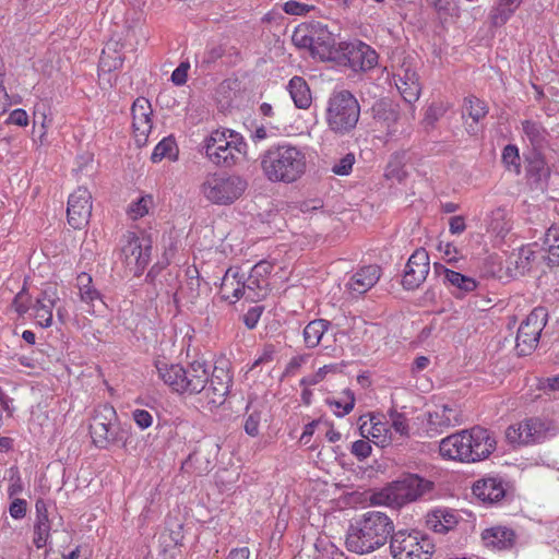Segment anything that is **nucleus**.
<instances>
[{"label": "nucleus", "mask_w": 559, "mask_h": 559, "mask_svg": "<svg viewBox=\"0 0 559 559\" xmlns=\"http://www.w3.org/2000/svg\"><path fill=\"white\" fill-rule=\"evenodd\" d=\"M260 168L271 182L293 183L306 173V153L290 143L275 144L260 155Z\"/></svg>", "instance_id": "obj_1"}, {"label": "nucleus", "mask_w": 559, "mask_h": 559, "mask_svg": "<svg viewBox=\"0 0 559 559\" xmlns=\"http://www.w3.org/2000/svg\"><path fill=\"white\" fill-rule=\"evenodd\" d=\"M393 530V523L386 514L378 511L366 512L349 525L346 548L358 555L372 552L392 537Z\"/></svg>", "instance_id": "obj_2"}, {"label": "nucleus", "mask_w": 559, "mask_h": 559, "mask_svg": "<svg viewBox=\"0 0 559 559\" xmlns=\"http://www.w3.org/2000/svg\"><path fill=\"white\" fill-rule=\"evenodd\" d=\"M496 439L489 430L473 427L443 438L439 445L440 455L460 462H478L487 459L496 449Z\"/></svg>", "instance_id": "obj_3"}, {"label": "nucleus", "mask_w": 559, "mask_h": 559, "mask_svg": "<svg viewBox=\"0 0 559 559\" xmlns=\"http://www.w3.org/2000/svg\"><path fill=\"white\" fill-rule=\"evenodd\" d=\"M359 117L360 105L349 91H334L330 95L325 108V122L331 132L341 136L352 133Z\"/></svg>", "instance_id": "obj_4"}, {"label": "nucleus", "mask_w": 559, "mask_h": 559, "mask_svg": "<svg viewBox=\"0 0 559 559\" xmlns=\"http://www.w3.org/2000/svg\"><path fill=\"white\" fill-rule=\"evenodd\" d=\"M90 433L93 443L99 449L119 444L126 447L130 435L129 430L120 424L115 407L108 403L99 404L94 408Z\"/></svg>", "instance_id": "obj_5"}, {"label": "nucleus", "mask_w": 559, "mask_h": 559, "mask_svg": "<svg viewBox=\"0 0 559 559\" xmlns=\"http://www.w3.org/2000/svg\"><path fill=\"white\" fill-rule=\"evenodd\" d=\"M247 179L238 174L214 171L205 176L200 186L203 198L215 205H231L238 201L248 189Z\"/></svg>", "instance_id": "obj_6"}, {"label": "nucleus", "mask_w": 559, "mask_h": 559, "mask_svg": "<svg viewBox=\"0 0 559 559\" xmlns=\"http://www.w3.org/2000/svg\"><path fill=\"white\" fill-rule=\"evenodd\" d=\"M206 157L218 167L236 166L247 153L243 138L229 129L215 130L204 141Z\"/></svg>", "instance_id": "obj_7"}, {"label": "nucleus", "mask_w": 559, "mask_h": 559, "mask_svg": "<svg viewBox=\"0 0 559 559\" xmlns=\"http://www.w3.org/2000/svg\"><path fill=\"white\" fill-rule=\"evenodd\" d=\"M433 483L416 474H407L392 481L379 492L374 500L391 507H402L431 491Z\"/></svg>", "instance_id": "obj_8"}, {"label": "nucleus", "mask_w": 559, "mask_h": 559, "mask_svg": "<svg viewBox=\"0 0 559 559\" xmlns=\"http://www.w3.org/2000/svg\"><path fill=\"white\" fill-rule=\"evenodd\" d=\"M433 548L432 542L418 532L399 531L393 533L390 543L394 559H430Z\"/></svg>", "instance_id": "obj_9"}, {"label": "nucleus", "mask_w": 559, "mask_h": 559, "mask_svg": "<svg viewBox=\"0 0 559 559\" xmlns=\"http://www.w3.org/2000/svg\"><path fill=\"white\" fill-rule=\"evenodd\" d=\"M557 431L558 428L552 420L532 417L510 426L506 431V438L513 444H531L542 442L555 436Z\"/></svg>", "instance_id": "obj_10"}, {"label": "nucleus", "mask_w": 559, "mask_h": 559, "mask_svg": "<svg viewBox=\"0 0 559 559\" xmlns=\"http://www.w3.org/2000/svg\"><path fill=\"white\" fill-rule=\"evenodd\" d=\"M267 280L253 277V274H249L247 278L243 275L238 277V274L230 275L229 272L223 278V283L221 286V293L224 299H229L230 295H228L229 288H233V297L236 300H239L241 297H245L250 301H258L264 298L267 294Z\"/></svg>", "instance_id": "obj_11"}, {"label": "nucleus", "mask_w": 559, "mask_h": 559, "mask_svg": "<svg viewBox=\"0 0 559 559\" xmlns=\"http://www.w3.org/2000/svg\"><path fill=\"white\" fill-rule=\"evenodd\" d=\"M546 310L535 308L520 324L515 344V349L520 356L530 355L536 348L540 333L546 325Z\"/></svg>", "instance_id": "obj_12"}, {"label": "nucleus", "mask_w": 559, "mask_h": 559, "mask_svg": "<svg viewBox=\"0 0 559 559\" xmlns=\"http://www.w3.org/2000/svg\"><path fill=\"white\" fill-rule=\"evenodd\" d=\"M336 59L354 71H367L377 64L378 55L370 46L361 41L340 43Z\"/></svg>", "instance_id": "obj_13"}, {"label": "nucleus", "mask_w": 559, "mask_h": 559, "mask_svg": "<svg viewBox=\"0 0 559 559\" xmlns=\"http://www.w3.org/2000/svg\"><path fill=\"white\" fill-rule=\"evenodd\" d=\"M151 243L148 239L139 238L133 233H129L126 237V243L121 248L124 263L134 275L143 272L150 262Z\"/></svg>", "instance_id": "obj_14"}, {"label": "nucleus", "mask_w": 559, "mask_h": 559, "mask_svg": "<svg viewBox=\"0 0 559 559\" xmlns=\"http://www.w3.org/2000/svg\"><path fill=\"white\" fill-rule=\"evenodd\" d=\"M392 79L406 103L413 104L418 100L421 85L416 68L408 59H404L403 62L395 68Z\"/></svg>", "instance_id": "obj_15"}, {"label": "nucleus", "mask_w": 559, "mask_h": 559, "mask_svg": "<svg viewBox=\"0 0 559 559\" xmlns=\"http://www.w3.org/2000/svg\"><path fill=\"white\" fill-rule=\"evenodd\" d=\"M203 390V399L210 411L217 408L225 402L231 384L229 370L223 366H215L209 376V381Z\"/></svg>", "instance_id": "obj_16"}, {"label": "nucleus", "mask_w": 559, "mask_h": 559, "mask_svg": "<svg viewBox=\"0 0 559 559\" xmlns=\"http://www.w3.org/2000/svg\"><path fill=\"white\" fill-rule=\"evenodd\" d=\"M92 214V194L85 188H78L68 200V223L74 229L87 225Z\"/></svg>", "instance_id": "obj_17"}, {"label": "nucleus", "mask_w": 559, "mask_h": 559, "mask_svg": "<svg viewBox=\"0 0 559 559\" xmlns=\"http://www.w3.org/2000/svg\"><path fill=\"white\" fill-rule=\"evenodd\" d=\"M131 114L135 143L140 147L144 146L153 127V109L150 100L145 97H138L132 104Z\"/></svg>", "instance_id": "obj_18"}, {"label": "nucleus", "mask_w": 559, "mask_h": 559, "mask_svg": "<svg viewBox=\"0 0 559 559\" xmlns=\"http://www.w3.org/2000/svg\"><path fill=\"white\" fill-rule=\"evenodd\" d=\"M429 273V255L425 249H417L408 259L402 284L406 289L418 288Z\"/></svg>", "instance_id": "obj_19"}, {"label": "nucleus", "mask_w": 559, "mask_h": 559, "mask_svg": "<svg viewBox=\"0 0 559 559\" xmlns=\"http://www.w3.org/2000/svg\"><path fill=\"white\" fill-rule=\"evenodd\" d=\"M59 301L58 290L55 285H48L36 297L32 306L33 317L41 328H49L52 324V310Z\"/></svg>", "instance_id": "obj_20"}, {"label": "nucleus", "mask_w": 559, "mask_h": 559, "mask_svg": "<svg viewBox=\"0 0 559 559\" xmlns=\"http://www.w3.org/2000/svg\"><path fill=\"white\" fill-rule=\"evenodd\" d=\"M429 430L443 432L445 429L462 424V411L455 404L437 405L433 411L428 413Z\"/></svg>", "instance_id": "obj_21"}, {"label": "nucleus", "mask_w": 559, "mask_h": 559, "mask_svg": "<svg viewBox=\"0 0 559 559\" xmlns=\"http://www.w3.org/2000/svg\"><path fill=\"white\" fill-rule=\"evenodd\" d=\"M371 110L376 123L386 130L388 136H394L397 133L399 106L388 99H381L373 104Z\"/></svg>", "instance_id": "obj_22"}, {"label": "nucleus", "mask_w": 559, "mask_h": 559, "mask_svg": "<svg viewBox=\"0 0 559 559\" xmlns=\"http://www.w3.org/2000/svg\"><path fill=\"white\" fill-rule=\"evenodd\" d=\"M122 49L123 45L118 40H109L105 45L98 63V75L102 80H105L106 74H111L122 67L124 61Z\"/></svg>", "instance_id": "obj_23"}, {"label": "nucleus", "mask_w": 559, "mask_h": 559, "mask_svg": "<svg viewBox=\"0 0 559 559\" xmlns=\"http://www.w3.org/2000/svg\"><path fill=\"white\" fill-rule=\"evenodd\" d=\"M181 393L198 394L203 392L209 381V370L200 361H193L183 368Z\"/></svg>", "instance_id": "obj_24"}, {"label": "nucleus", "mask_w": 559, "mask_h": 559, "mask_svg": "<svg viewBox=\"0 0 559 559\" xmlns=\"http://www.w3.org/2000/svg\"><path fill=\"white\" fill-rule=\"evenodd\" d=\"M310 53L320 60H335L338 57L340 44L336 47L334 36L323 28H316Z\"/></svg>", "instance_id": "obj_25"}, {"label": "nucleus", "mask_w": 559, "mask_h": 559, "mask_svg": "<svg viewBox=\"0 0 559 559\" xmlns=\"http://www.w3.org/2000/svg\"><path fill=\"white\" fill-rule=\"evenodd\" d=\"M380 276L381 270L378 265H367L352 275L346 287L353 296H359L372 288Z\"/></svg>", "instance_id": "obj_26"}, {"label": "nucleus", "mask_w": 559, "mask_h": 559, "mask_svg": "<svg viewBox=\"0 0 559 559\" xmlns=\"http://www.w3.org/2000/svg\"><path fill=\"white\" fill-rule=\"evenodd\" d=\"M435 272L439 276H443L444 284L457 289V292L454 293L456 297H463L466 294L474 292L477 287V283L473 277L447 269L441 264H435Z\"/></svg>", "instance_id": "obj_27"}, {"label": "nucleus", "mask_w": 559, "mask_h": 559, "mask_svg": "<svg viewBox=\"0 0 559 559\" xmlns=\"http://www.w3.org/2000/svg\"><path fill=\"white\" fill-rule=\"evenodd\" d=\"M35 521L33 543L37 549L44 548L48 544L50 537L51 523L48 516L47 504L43 499H38L35 503Z\"/></svg>", "instance_id": "obj_28"}, {"label": "nucleus", "mask_w": 559, "mask_h": 559, "mask_svg": "<svg viewBox=\"0 0 559 559\" xmlns=\"http://www.w3.org/2000/svg\"><path fill=\"white\" fill-rule=\"evenodd\" d=\"M473 492L479 500L490 503L501 500L506 495L502 483L496 478L476 481L473 486Z\"/></svg>", "instance_id": "obj_29"}, {"label": "nucleus", "mask_w": 559, "mask_h": 559, "mask_svg": "<svg viewBox=\"0 0 559 559\" xmlns=\"http://www.w3.org/2000/svg\"><path fill=\"white\" fill-rule=\"evenodd\" d=\"M287 91L297 108L308 109L311 106V91L302 76H293L287 84Z\"/></svg>", "instance_id": "obj_30"}, {"label": "nucleus", "mask_w": 559, "mask_h": 559, "mask_svg": "<svg viewBox=\"0 0 559 559\" xmlns=\"http://www.w3.org/2000/svg\"><path fill=\"white\" fill-rule=\"evenodd\" d=\"M359 429L362 437L370 439L377 445L385 447L391 440L389 424L376 420L374 417L370 418L369 428H367V423H364Z\"/></svg>", "instance_id": "obj_31"}, {"label": "nucleus", "mask_w": 559, "mask_h": 559, "mask_svg": "<svg viewBox=\"0 0 559 559\" xmlns=\"http://www.w3.org/2000/svg\"><path fill=\"white\" fill-rule=\"evenodd\" d=\"M156 369L158 377L165 384L170 386L175 392L181 393L183 367L180 365H167L166 362L157 361Z\"/></svg>", "instance_id": "obj_32"}, {"label": "nucleus", "mask_w": 559, "mask_h": 559, "mask_svg": "<svg viewBox=\"0 0 559 559\" xmlns=\"http://www.w3.org/2000/svg\"><path fill=\"white\" fill-rule=\"evenodd\" d=\"M483 539L487 545L503 549L514 544L515 533L510 528L498 526L484 531Z\"/></svg>", "instance_id": "obj_33"}, {"label": "nucleus", "mask_w": 559, "mask_h": 559, "mask_svg": "<svg viewBox=\"0 0 559 559\" xmlns=\"http://www.w3.org/2000/svg\"><path fill=\"white\" fill-rule=\"evenodd\" d=\"M76 287L81 301L91 307H95L96 301L103 304L100 293L93 286V280L88 273L82 272L76 276Z\"/></svg>", "instance_id": "obj_34"}, {"label": "nucleus", "mask_w": 559, "mask_h": 559, "mask_svg": "<svg viewBox=\"0 0 559 559\" xmlns=\"http://www.w3.org/2000/svg\"><path fill=\"white\" fill-rule=\"evenodd\" d=\"M331 323L324 319L310 321L304 329V342L307 348L317 347Z\"/></svg>", "instance_id": "obj_35"}, {"label": "nucleus", "mask_w": 559, "mask_h": 559, "mask_svg": "<svg viewBox=\"0 0 559 559\" xmlns=\"http://www.w3.org/2000/svg\"><path fill=\"white\" fill-rule=\"evenodd\" d=\"M522 130L535 148H540L547 143L548 132L540 122L524 120L522 122Z\"/></svg>", "instance_id": "obj_36"}, {"label": "nucleus", "mask_w": 559, "mask_h": 559, "mask_svg": "<svg viewBox=\"0 0 559 559\" xmlns=\"http://www.w3.org/2000/svg\"><path fill=\"white\" fill-rule=\"evenodd\" d=\"M178 146L173 136L164 138L154 148L151 159L153 163H159L164 158L176 160L178 158Z\"/></svg>", "instance_id": "obj_37"}, {"label": "nucleus", "mask_w": 559, "mask_h": 559, "mask_svg": "<svg viewBox=\"0 0 559 559\" xmlns=\"http://www.w3.org/2000/svg\"><path fill=\"white\" fill-rule=\"evenodd\" d=\"M534 252L530 248H521L518 252H513L510 257V264L514 265V267L510 266V275H523L528 269L531 264V259L533 258Z\"/></svg>", "instance_id": "obj_38"}, {"label": "nucleus", "mask_w": 559, "mask_h": 559, "mask_svg": "<svg viewBox=\"0 0 559 559\" xmlns=\"http://www.w3.org/2000/svg\"><path fill=\"white\" fill-rule=\"evenodd\" d=\"M463 112L467 114L474 122H479L488 114L486 104L475 96H468L464 99Z\"/></svg>", "instance_id": "obj_39"}, {"label": "nucleus", "mask_w": 559, "mask_h": 559, "mask_svg": "<svg viewBox=\"0 0 559 559\" xmlns=\"http://www.w3.org/2000/svg\"><path fill=\"white\" fill-rule=\"evenodd\" d=\"M329 404L335 407L334 413L337 416H344L349 414L355 406V395L349 389L344 390L341 393L338 400H328Z\"/></svg>", "instance_id": "obj_40"}, {"label": "nucleus", "mask_w": 559, "mask_h": 559, "mask_svg": "<svg viewBox=\"0 0 559 559\" xmlns=\"http://www.w3.org/2000/svg\"><path fill=\"white\" fill-rule=\"evenodd\" d=\"M520 0H500L492 13L495 24H503L520 5Z\"/></svg>", "instance_id": "obj_41"}, {"label": "nucleus", "mask_w": 559, "mask_h": 559, "mask_svg": "<svg viewBox=\"0 0 559 559\" xmlns=\"http://www.w3.org/2000/svg\"><path fill=\"white\" fill-rule=\"evenodd\" d=\"M313 33H314V27H309V26H298L294 33H293V36H292V40L294 43L295 46H297L298 48H306V49H309V51L311 50V45L313 43Z\"/></svg>", "instance_id": "obj_42"}, {"label": "nucleus", "mask_w": 559, "mask_h": 559, "mask_svg": "<svg viewBox=\"0 0 559 559\" xmlns=\"http://www.w3.org/2000/svg\"><path fill=\"white\" fill-rule=\"evenodd\" d=\"M489 228L497 235L503 237L510 229L506 221V212L502 209H497L491 214Z\"/></svg>", "instance_id": "obj_43"}, {"label": "nucleus", "mask_w": 559, "mask_h": 559, "mask_svg": "<svg viewBox=\"0 0 559 559\" xmlns=\"http://www.w3.org/2000/svg\"><path fill=\"white\" fill-rule=\"evenodd\" d=\"M153 199L151 195L141 197L136 202H133L129 206V214L132 219L143 217L148 213Z\"/></svg>", "instance_id": "obj_44"}, {"label": "nucleus", "mask_w": 559, "mask_h": 559, "mask_svg": "<svg viewBox=\"0 0 559 559\" xmlns=\"http://www.w3.org/2000/svg\"><path fill=\"white\" fill-rule=\"evenodd\" d=\"M337 369L338 368H337L336 365H325V366L319 368V370L314 374L305 377L301 380V384L306 385V386L316 385L317 383H319L322 380H324V378L326 377L328 373L336 372Z\"/></svg>", "instance_id": "obj_45"}, {"label": "nucleus", "mask_w": 559, "mask_h": 559, "mask_svg": "<svg viewBox=\"0 0 559 559\" xmlns=\"http://www.w3.org/2000/svg\"><path fill=\"white\" fill-rule=\"evenodd\" d=\"M354 163V154L348 153L332 167V171L338 176H346L352 171Z\"/></svg>", "instance_id": "obj_46"}, {"label": "nucleus", "mask_w": 559, "mask_h": 559, "mask_svg": "<svg viewBox=\"0 0 559 559\" xmlns=\"http://www.w3.org/2000/svg\"><path fill=\"white\" fill-rule=\"evenodd\" d=\"M502 162L508 168L514 167L515 169L520 166L519 150L515 145H507L502 152Z\"/></svg>", "instance_id": "obj_47"}, {"label": "nucleus", "mask_w": 559, "mask_h": 559, "mask_svg": "<svg viewBox=\"0 0 559 559\" xmlns=\"http://www.w3.org/2000/svg\"><path fill=\"white\" fill-rule=\"evenodd\" d=\"M312 9H314L313 5L301 3L295 0H289L283 5L284 12L290 15H305Z\"/></svg>", "instance_id": "obj_48"}, {"label": "nucleus", "mask_w": 559, "mask_h": 559, "mask_svg": "<svg viewBox=\"0 0 559 559\" xmlns=\"http://www.w3.org/2000/svg\"><path fill=\"white\" fill-rule=\"evenodd\" d=\"M547 241L552 238L557 245H550L549 247V263L559 264V230L557 228H549L547 234Z\"/></svg>", "instance_id": "obj_49"}, {"label": "nucleus", "mask_w": 559, "mask_h": 559, "mask_svg": "<svg viewBox=\"0 0 559 559\" xmlns=\"http://www.w3.org/2000/svg\"><path fill=\"white\" fill-rule=\"evenodd\" d=\"M391 427L394 429L395 432L400 433L401 436H408L409 433V426L407 423V418L404 414L401 413H392L391 414Z\"/></svg>", "instance_id": "obj_50"}, {"label": "nucleus", "mask_w": 559, "mask_h": 559, "mask_svg": "<svg viewBox=\"0 0 559 559\" xmlns=\"http://www.w3.org/2000/svg\"><path fill=\"white\" fill-rule=\"evenodd\" d=\"M260 420V412H252L251 414H249L245 421V431L251 437L258 436Z\"/></svg>", "instance_id": "obj_51"}, {"label": "nucleus", "mask_w": 559, "mask_h": 559, "mask_svg": "<svg viewBox=\"0 0 559 559\" xmlns=\"http://www.w3.org/2000/svg\"><path fill=\"white\" fill-rule=\"evenodd\" d=\"M352 453L359 460L364 461L371 453V445L368 441L357 440L352 445Z\"/></svg>", "instance_id": "obj_52"}, {"label": "nucleus", "mask_w": 559, "mask_h": 559, "mask_svg": "<svg viewBox=\"0 0 559 559\" xmlns=\"http://www.w3.org/2000/svg\"><path fill=\"white\" fill-rule=\"evenodd\" d=\"M190 69L189 62H181L173 72L171 74V82L177 85L181 86L187 82L188 78V70Z\"/></svg>", "instance_id": "obj_53"}, {"label": "nucleus", "mask_w": 559, "mask_h": 559, "mask_svg": "<svg viewBox=\"0 0 559 559\" xmlns=\"http://www.w3.org/2000/svg\"><path fill=\"white\" fill-rule=\"evenodd\" d=\"M445 112V107L441 103H433L431 104L425 115V120L428 123H433L437 120H439Z\"/></svg>", "instance_id": "obj_54"}, {"label": "nucleus", "mask_w": 559, "mask_h": 559, "mask_svg": "<svg viewBox=\"0 0 559 559\" xmlns=\"http://www.w3.org/2000/svg\"><path fill=\"white\" fill-rule=\"evenodd\" d=\"M27 510V502L24 499H14L9 508L10 515L15 519L20 520L23 519L26 515Z\"/></svg>", "instance_id": "obj_55"}, {"label": "nucleus", "mask_w": 559, "mask_h": 559, "mask_svg": "<svg viewBox=\"0 0 559 559\" xmlns=\"http://www.w3.org/2000/svg\"><path fill=\"white\" fill-rule=\"evenodd\" d=\"M133 420L141 429L148 428L153 423L152 415L145 409H135L132 413Z\"/></svg>", "instance_id": "obj_56"}, {"label": "nucleus", "mask_w": 559, "mask_h": 559, "mask_svg": "<svg viewBox=\"0 0 559 559\" xmlns=\"http://www.w3.org/2000/svg\"><path fill=\"white\" fill-rule=\"evenodd\" d=\"M262 314L261 307L250 308L247 313L243 316V323L248 329H254L260 320Z\"/></svg>", "instance_id": "obj_57"}, {"label": "nucleus", "mask_w": 559, "mask_h": 559, "mask_svg": "<svg viewBox=\"0 0 559 559\" xmlns=\"http://www.w3.org/2000/svg\"><path fill=\"white\" fill-rule=\"evenodd\" d=\"M224 53L225 49L222 45H214L205 51L203 61L205 63H214L221 59Z\"/></svg>", "instance_id": "obj_58"}, {"label": "nucleus", "mask_w": 559, "mask_h": 559, "mask_svg": "<svg viewBox=\"0 0 559 559\" xmlns=\"http://www.w3.org/2000/svg\"><path fill=\"white\" fill-rule=\"evenodd\" d=\"M466 229L465 218L461 215L452 216L449 219V230L453 235H461Z\"/></svg>", "instance_id": "obj_59"}, {"label": "nucleus", "mask_w": 559, "mask_h": 559, "mask_svg": "<svg viewBox=\"0 0 559 559\" xmlns=\"http://www.w3.org/2000/svg\"><path fill=\"white\" fill-rule=\"evenodd\" d=\"M273 266L267 261H260L251 269V274H253V277L266 278V275H269L272 271Z\"/></svg>", "instance_id": "obj_60"}, {"label": "nucleus", "mask_w": 559, "mask_h": 559, "mask_svg": "<svg viewBox=\"0 0 559 559\" xmlns=\"http://www.w3.org/2000/svg\"><path fill=\"white\" fill-rule=\"evenodd\" d=\"M8 122L20 127H24L28 123V116L25 110L15 109L10 114Z\"/></svg>", "instance_id": "obj_61"}, {"label": "nucleus", "mask_w": 559, "mask_h": 559, "mask_svg": "<svg viewBox=\"0 0 559 559\" xmlns=\"http://www.w3.org/2000/svg\"><path fill=\"white\" fill-rule=\"evenodd\" d=\"M12 105L11 98L3 86L2 74L0 73V114H4Z\"/></svg>", "instance_id": "obj_62"}, {"label": "nucleus", "mask_w": 559, "mask_h": 559, "mask_svg": "<svg viewBox=\"0 0 559 559\" xmlns=\"http://www.w3.org/2000/svg\"><path fill=\"white\" fill-rule=\"evenodd\" d=\"M274 353V347L272 345L265 346L262 355L258 359H255L251 369L262 364H269L273 361Z\"/></svg>", "instance_id": "obj_63"}, {"label": "nucleus", "mask_w": 559, "mask_h": 559, "mask_svg": "<svg viewBox=\"0 0 559 559\" xmlns=\"http://www.w3.org/2000/svg\"><path fill=\"white\" fill-rule=\"evenodd\" d=\"M250 550L247 547L236 548L229 552L227 559H249Z\"/></svg>", "instance_id": "obj_64"}]
</instances>
